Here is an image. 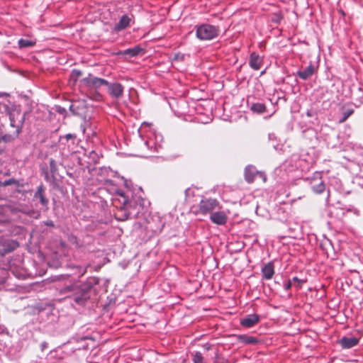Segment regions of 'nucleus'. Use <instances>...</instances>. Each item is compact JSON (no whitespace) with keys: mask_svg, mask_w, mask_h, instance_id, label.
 Instances as JSON below:
<instances>
[{"mask_svg":"<svg viewBox=\"0 0 363 363\" xmlns=\"http://www.w3.org/2000/svg\"><path fill=\"white\" fill-rule=\"evenodd\" d=\"M92 286L90 284H71L62 288L60 294H67L66 297L71 298L79 306H83L89 299Z\"/></svg>","mask_w":363,"mask_h":363,"instance_id":"f257e3e1","label":"nucleus"},{"mask_svg":"<svg viewBox=\"0 0 363 363\" xmlns=\"http://www.w3.org/2000/svg\"><path fill=\"white\" fill-rule=\"evenodd\" d=\"M220 28L211 24H201L196 27V35L201 40H211L218 36Z\"/></svg>","mask_w":363,"mask_h":363,"instance_id":"f03ea898","label":"nucleus"},{"mask_svg":"<svg viewBox=\"0 0 363 363\" xmlns=\"http://www.w3.org/2000/svg\"><path fill=\"white\" fill-rule=\"evenodd\" d=\"M219 203L213 199H202L199 204V212L203 214L213 213V211L219 209Z\"/></svg>","mask_w":363,"mask_h":363,"instance_id":"7ed1b4c3","label":"nucleus"},{"mask_svg":"<svg viewBox=\"0 0 363 363\" xmlns=\"http://www.w3.org/2000/svg\"><path fill=\"white\" fill-rule=\"evenodd\" d=\"M83 82L89 88L92 89H98L103 85L108 84V81L94 77L91 74H89L87 77L83 79Z\"/></svg>","mask_w":363,"mask_h":363,"instance_id":"20e7f679","label":"nucleus"},{"mask_svg":"<svg viewBox=\"0 0 363 363\" xmlns=\"http://www.w3.org/2000/svg\"><path fill=\"white\" fill-rule=\"evenodd\" d=\"M107 86L108 94L115 99L121 98L123 94V86L118 82L109 83L106 85Z\"/></svg>","mask_w":363,"mask_h":363,"instance_id":"39448f33","label":"nucleus"},{"mask_svg":"<svg viewBox=\"0 0 363 363\" xmlns=\"http://www.w3.org/2000/svg\"><path fill=\"white\" fill-rule=\"evenodd\" d=\"M0 245L2 246L0 248V254L2 255L14 250L18 246L16 242L9 239L0 240Z\"/></svg>","mask_w":363,"mask_h":363,"instance_id":"423d86ee","label":"nucleus"},{"mask_svg":"<svg viewBox=\"0 0 363 363\" xmlns=\"http://www.w3.org/2000/svg\"><path fill=\"white\" fill-rule=\"evenodd\" d=\"M33 198L35 200H39L42 206L45 207V209H48L49 201L45 196V188L43 185H40L37 188Z\"/></svg>","mask_w":363,"mask_h":363,"instance_id":"0eeeda50","label":"nucleus"},{"mask_svg":"<svg viewBox=\"0 0 363 363\" xmlns=\"http://www.w3.org/2000/svg\"><path fill=\"white\" fill-rule=\"evenodd\" d=\"M211 220L217 225H224L228 220V216L224 211H216L211 213Z\"/></svg>","mask_w":363,"mask_h":363,"instance_id":"6e6552de","label":"nucleus"},{"mask_svg":"<svg viewBox=\"0 0 363 363\" xmlns=\"http://www.w3.org/2000/svg\"><path fill=\"white\" fill-rule=\"evenodd\" d=\"M338 342L343 349H350L358 344L359 339L354 337H343Z\"/></svg>","mask_w":363,"mask_h":363,"instance_id":"1a4fd4ad","label":"nucleus"},{"mask_svg":"<svg viewBox=\"0 0 363 363\" xmlns=\"http://www.w3.org/2000/svg\"><path fill=\"white\" fill-rule=\"evenodd\" d=\"M259 321V316L257 314H250L240 320V323L242 326L246 328H251L257 323Z\"/></svg>","mask_w":363,"mask_h":363,"instance_id":"9d476101","label":"nucleus"},{"mask_svg":"<svg viewBox=\"0 0 363 363\" xmlns=\"http://www.w3.org/2000/svg\"><path fill=\"white\" fill-rule=\"evenodd\" d=\"M249 64L251 68L255 70H259L262 64V58L255 52L250 55Z\"/></svg>","mask_w":363,"mask_h":363,"instance_id":"9b49d317","label":"nucleus"},{"mask_svg":"<svg viewBox=\"0 0 363 363\" xmlns=\"http://www.w3.org/2000/svg\"><path fill=\"white\" fill-rule=\"evenodd\" d=\"M314 71H315L314 66L312 64H310L308 67H306L303 69H300L297 72V74L301 79H302L303 80H306V79H309L313 74Z\"/></svg>","mask_w":363,"mask_h":363,"instance_id":"f8f14e48","label":"nucleus"},{"mask_svg":"<svg viewBox=\"0 0 363 363\" xmlns=\"http://www.w3.org/2000/svg\"><path fill=\"white\" fill-rule=\"evenodd\" d=\"M130 22V18L128 17L127 15H123L119 22L115 26L114 30L116 31H119L121 30H123L126 28Z\"/></svg>","mask_w":363,"mask_h":363,"instance_id":"ddd939ff","label":"nucleus"},{"mask_svg":"<svg viewBox=\"0 0 363 363\" xmlns=\"http://www.w3.org/2000/svg\"><path fill=\"white\" fill-rule=\"evenodd\" d=\"M262 276L265 279H270L274 274L273 264L271 262H269L268 264L264 265V267L262 269Z\"/></svg>","mask_w":363,"mask_h":363,"instance_id":"4468645a","label":"nucleus"},{"mask_svg":"<svg viewBox=\"0 0 363 363\" xmlns=\"http://www.w3.org/2000/svg\"><path fill=\"white\" fill-rule=\"evenodd\" d=\"M143 51V49L140 46H135L132 48L126 49L123 51V55H128L130 57L138 56L140 52Z\"/></svg>","mask_w":363,"mask_h":363,"instance_id":"2eb2a0df","label":"nucleus"},{"mask_svg":"<svg viewBox=\"0 0 363 363\" xmlns=\"http://www.w3.org/2000/svg\"><path fill=\"white\" fill-rule=\"evenodd\" d=\"M238 340L246 344L255 345L258 342V340L256 337L246 335H239Z\"/></svg>","mask_w":363,"mask_h":363,"instance_id":"dca6fc26","label":"nucleus"},{"mask_svg":"<svg viewBox=\"0 0 363 363\" xmlns=\"http://www.w3.org/2000/svg\"><path fill=\"white\" fill-rule=\"evenodd\" d=\"M255 175V168L252 167H247L245 170V179L248 183H251L254 180Z\"/></svg>","mask_w":363,"mask_h":363,"instance_id":"f3484780","label":"nucleus"},{"mask_svg":"<svg viewBox=\"0 0 363 363\" xmlns=\"http://www.w3.org/2000/svg\"><path fill=\"white\" fill-rule=\"evenodd\" d=\"M35 45V41L28 39H20L18 40V46L21 48H29Z\"/></svg>","mask_w":363,"mask_h":363,"instance_id":"a211bd4d","label":"nucleus"},{"mask_svg":"<svg viewBox=\"0 0 363 363\" xmlns=\"http://www.w3.org/2000/svg\"><path fill=\"white\" fill-rule=\"evenodd\" d=\"M265 109H266V107H265L264 104H260V103L253 104L251 106V110L253 112H255L257 113H264L265 111Z\"/></svg>","mask_w":363,"mask_h":363,"instance_id":"6ab92c4d","label":"nucleus"},{"mask_svg":"<svg viewBox=\"0 0 363 363\" xmlns=\"http://www.w3.org/2000/svg\"><path fill=\"white\" fill-rule=\"evenodd\" d=\"M192 361L194 363H206L204 357L200 352H196L192 354Z\"/></svg>","mask_w":363,"mask_h":363,"instance_id":"aec40b11","label":"nucleus"},{"mask_svg":"<svg viewBox=\"0 0 363 363\" xmlns=\"http://www.w3.org/2000/svg\"><path fill=\"white\" fill-rule=\"evenodd\" d=\"M353 112H354V111L351 108H348V109L345 110V111H343L342 117L340 119L339 122L340 123L345 122L353 113Z\"/></svg>","mask_w":363,"mask_h":363,"instance_id":"412c9836","label":"nucleus"},{"mask_svg":"<svg viewBox=\"0 0 363 363\" xmlns=\"http://www.w3.org/2000/svg\"><path fill=\"white\" fill-rule=\"evenodd\" d=\"M313 190L317 194H321L325 190V185L323 182H320L318 185L313 186Z\"/></svg>","mask_w":363,"mask_h":363,"instance_id":"4be33fe9","label":"nucleus"},{"mask_svg":"<svg viewBox=\"0 0 363 363\" xmlns=\"http://www.w3.org/2000/svg\"><path fill=\"white\" fill-rule=\"evenodd\" d=\"M82 75V72L78 69H73L71 74H70V79L74 82H76L78 78Z\"/></svg>","mask_w":363,"mask_h":363,"instance_id":"5701e85b","label":"nucleus"},{"mask_svg":"<svg viewBox=\"0 0 363 363\" xmlns=\"http://www.w3.org/2000/svg\"><path fill=\"white\" fill-rule=\"evenodd\" d=\"M123 213V210L121 209L118 211V214L116 215V218L118 219V220H125L128 218L129 217V214L128 213Z\"/></svg>","mask_w":363,"mask_h":363,"instance_id":"b1692460","label":"nucleus"},{"mask_svg":"<svg viewBox=\"0 0 363 363\" xmlns=\"http://www.w3.org/2000/svg\"><path fill=\"white\" fill-rule=\"evenodd\" d=\"M10 120H11V125L12 127H16V129L15 130V134H16V135H18V133H20V130H21L20 125H19V124H16L15 121L12 119L11 117H10Z\"/></svg>","mask_w":363,"mask_h":363,"instance_id":"393cba45","label":"nucleus"},{"mask_svg":"<svg viewBox=\"0 0 363 363\" xmlns=\"http://www.w3.org/2000/svg\"><path fill=\"white\" fill-rule=\"evenodd\" d=\"M17 182L14 179H8V180H5L2 185L3 186H9V185H11V184H16Z\"/></svg>","mask_w":363,"mask_h":363,"instance_id":"a878e982","label":"nucleus"},{"mask_svg":"<svg viewBox=\"0 0 363 363\" xmlns=\"http://www.w3.org/2000/svg\"><path fill=\"white\" fill-rule=\"evenodd\" d=\"M50 169L52 172H55L56 171L55 162L54 160L51 159L50 161Z\"/></svg>","mask_w":363,"mask_h":363,"instance_id":"bb28decb","label":"nucleus"},{"mask_svg":"<svg viewBox=\"0 0 363 363\" xmlns=\"http://www.w3.org/2000/svg\"><path fill=\"white\" fill-rule=\"evenodd\" d=\"M293 281L294 284H296L298 287L301 286V284L303 283V281L298 279L297 277H294Z\"/></svg>","mask_w":363,"mask_h":363,"instance_id":"cd10ccee","label":"nucleus"},{"mask_svg":"<svg viewBox=\"0 0 363 363\" xmlns=\"http://www.w3.org/2000/svg\"><path fill=\"white\" fill-rule=\"evenodd\" d=\"M203 347L206 350H210L212 347V345L208 344V343H206L205 345H203Z\"/></svg>","mask_w":363,"mask_h":363,"instance_id":"c85d7f7f","label":"nucleus"},{"mask_svg":"<svg viewBox=\"0 0 363 363\" xmlns=\"http://www.w3.org/2000/svg\"><path fill=\"white\" fill-rule=\"evenodd\" d=\"M291 284H292L291 281H289L285 284V286H284L285 289H286V290L289 289L291 288Z\"/></svg>","mask_w":363,"mask_h":363,"instance_id":"c756f323","label":"nucleus"},{"mask_svg":"<svg viewBox=\"0 0 363 363\" xmlns=\"http://www.w3.org/2000/svg\"><path fill=\"white\" fill-rule=\"evenodd\" d=\"M32 213L34 215L35 218H38L40 216V213L38 211H33Z\"/></svg>","mask_w":363,"mask_h":363,"instance_id":"7c9ffc66","label":"nucleus"},{"mask_svg":"<svg viewBox=\"0 0 363 363\" xmlns=\"http://www.w3.org/2000/svg\"><path fill=\"white\" fill-rule=\"evenodd\" d=\"M69 109L73 113H77V112L74 110V106L73 104L69 106Z\"/></svg>","mask_w":363,"mask_h":363,"instance_id":"2f4dec72","label":"nucleus"},{"mask_svg":"<svg viewBox=\"0 0 363 363\" xmlns=\"http://www.w3.org/2000/svg\"><path fill=\"white\" fill-rule=\"evenodd\" d=\"M65 138L67 140H69V139L73 138L74 135L72 134L69 133L65 135Z\"/></svg>","mask_w":363,"mask_h":363,"instance_id":"473e14b6","label":"nucleus"},{"mask_svg":"<svg viewBox=\"0 0 363 363\" xmlns=\"http://www.w3.org/2000/svg\"><path fill=\"white\" fill-rule=\"evenodd\" d=\"M45 225H48V226H54V224H53V222L50 220V221H47L45 223Z\"/></svg>","mask_w":363,"mask_h":363,"instance_id":"72a5a7b5","label":"nucleus"},{"mask_svg":"<svg viewBox=\"0 0 363 363\" xmlns=\"http://www.w3.org/2000/svg\"><path fill=\"white\" fill-rule=\"evenodd\" d=\"M46 342H43L41 344V347H42V350H43L45 347H46Z\"/></svg>","mask_w":363,"mask_h":363,"instance_id":"f704fd0d","label":"nucleus"}]
</instances>
